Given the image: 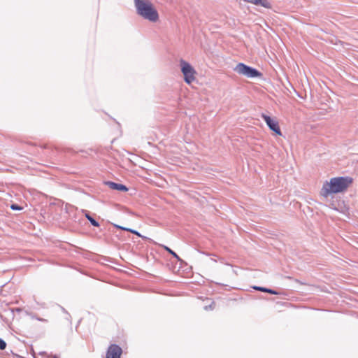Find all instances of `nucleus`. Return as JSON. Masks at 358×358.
<instances>
[{"instance_id": "f257e3e1", "label": "nucleus", "mask_w": 358, "mask_h": 358, "mask_svg": "<svg viewBox=\"0 0 358 358\" xmlns=\"http://www.w3.org/2000/svg\"><path fill=\"white\" fill-rule=\"evenodd\" d=\"M352 178L348 176L335 177L326 181L320 191L321 196L327 197L329 194L343 192L352 183Z\"/></svg>"}, {"instance_id": "f03ea898", "label": "nucleus", "mask_w": 358, "mask_h": 358, "mask_svg": "<svg viewBox=\"0 0 358 358\" xmlns=\"http://www.w3.org/2000/svg\"><path fill=\"white\" fill-rule=\"evenodd\" d=\"M136 14L150 22H157L159 19L157 10L150 0H134Z\"/></svg>"}, {"instance_id": "7ed1b4c3", "label": "nucleus", "mask_w": 358, "mask_h": 358, "mask_svg": "<svg viewBox=\"0 0 358 358\" xmlns=\"http://www.w3.org/2000/svg\"><path fill=\"white\" fill-rule=\"evenodd\" d=\"M234 71L239 75L244 76L247 78H254L262 76V73L257 69L248 66L243 63H238L234 68Z\"/></svg>"}, {"instance_id": "20e7f679", "label": "nucleus", "mask_w": 358, "mask_h": 358, "mask_svg": "<svg viewBox=\"0 0 358 358\" xmlns=\"http://www.w3.org/2000/svg\"><path fill=\"white\" fill-rule=\"evenodd\" d=\"M181 71L184 76V80L187 84L192 83L195 80L196 71L187 62L181 59L180 62Z\"/></svg>"}, {"instance_id": "39448f33", "label": "nucleus", "mask_w": 358, "mask_h": 358, "mask_svg": "<svg viewBox=\"0 0 358 358\" xmlns=\"http://www.w3.org/2000/svg\"><path fill=\"white\" fill-rule=\"evenodd\" d=\"M262 117L266 122L267 126L271 131L278 136L282 135L278 122L276 120L272 119L269 115L264 113L262 114Z\"/></svg>"}, {"instance_id": "423d86ee", "label": "nucleus", "mask_w": 358, "mask_h": 358, "mask_svg": "<svg viewBox=\"0 0 358 358\" xmlns=\"http://www.w3.org/2000/svg\"><path fill=\"white\" fill-rule=\"evenodd\" d=\"M122 349L117 344H111L109 345L106 358H121Z\"/></svg>"}, {"instance_id": "0eeeda50", "label": "nucleus", "mask_w": 358, "mask_h": 358, "mask_svg": "<svg viewBox=\"0 0 358 358\" xmlns=\"http://www.w3.org/2000/svg\"><path fill=\"white\" fill-rule=\"evenodd\" d=\"M106 185L108 186L112 189L120 191V192H127L128 191V188L126 185L120 183H116L112 181L106 182Z\"/></svg>"}, {"instance_id": "6e6552de", "label": "nucleus", "mask_w": 358, "mask_h": 358, "mask_svg": "<svg viewBox=\"0 0 358 358\" xmlns=\"http://www.w3.org/2000/svg\"><path fill=\"white\" fill-rule=\"evenodd\" d=\"M83 212L85 213V217L88 220V221L91 223V224L94 227H99V222L94 220L85 210H83Z\"/></svg>"}, {"instance_id": "1a4fd4ad", "label": "nucleus", "mask_w": 358, "mask_h": 358, "mask_svg": "<svg viewBox=\"0 0 358 358\" xmlns=\"http://www.w3.org/2000/svg\"><path fill=\"white\" fill-rule=\"evenodd\" d=\"M254 289H256V290H259V291L263 292H267V293H269V294H271L276 295V294H278V292H276L274 289H269V288H266V287H263L255 286Z\"/></svg>"}, {"instance_id": "9d476101", "label": "nucleus", "mask_w": 358, "mask_h": 358, "mask_svg": "<svg viewBox=\"0 0 358 358\" xmlns=\"http://www.w3.org/2000/svg\"><path fill=\"white\" fill-rule=\"evenodd\" d=\"M165 249L166 251H168L170 254H171L173 255V257H174L175 258H176L177 259H180V257H178V255L175 252H173L172 250H171L168 247H165Z\"/></svg>"}, {"instance_id": "9b49d317", "label": "nucleus", "mask_w": 358, "mask_h": 358, "mask_svg": "<svg viewBox=\"0 0 358 358\" xmlns=\"http://www.w3.org/2000/svg\"><path fill=\"white\" fill-rule=\"evenodd\" d=\"M10 208L13 210H20L22 209V207L15 203L11 204Z\"/></svg>"}, {"instance_id": "f8f14e48", "label": "nucleus", "mask_w": 358, "mask_h": 358, "mask_svg": "<svg viewBox=\"0 0 358 358\" xmlns=\"http://www.w3.org/2000/svg\"><path fill=\"white\" fill-rule=\"evenodd\" d=\"M31 317L32 319H35V320L41 321V322H47V320H45L44 318L39 317L36 316V315L31 314Z\"/></svg>"}, {"instance_id": "ddd939ff", "label": "nucleus", "mask_w": 358, "mask_h": 358, "mask_svg": "<svg viewBox=\"0 0 358 358\" xmlns=\"http://www.w3.org/2000/svg\"><path fill=\"white\" fill-rule=\"evenodd\" d=\"M6 348V343L0 338V350H4Z\"/></svg>"}, {"instance_id": "4468645a", "label": "nucleus", "mask_w": 358, "mask_h": 358, "mask_svg": "<svg viewBox=\"0 0 358 358\" xmlns=\"http://www.w3.org/2000/svg\"><path fill=\"white\" fill-rule=\"evenodd\" d=\"M214 306H215V303L212 302L211 304H210L209 306H206L204 307V309L206 310H213L214 308Z\"/></svg>"}, {"instance_id": "2eb2a0df", "label": "nucleus", "mask_w": 358, "mask_h": 358, "mask_svg": "<svg viewBox=\"0 0 358 358\" xmlns=\"http://www.w3.org/2000/svg\"><path fill=\"white\" fill-rule=\"evenodd\" d=\"M127 231H130L131 233H132L134 234H136L138 236H141V234L138 231H136L134 229H131L129 228V230H127Z\"/></svg>"}, {"instance_id": "dca6fc26", "label": "nucleus", "mask_w": 358, "mask_h": 358, "mask_svg": "<svg viewBox=\"0 0 358 358\" xmlns=\"http://www.w3.org/2000/svg\"><path fill=\"white\" fill-rule=\"evenodd\" d=\"M114 227L115 228L120 229H122V230H124V231L129 230V228L124 227H122V226H120V225H117V224H114Z\"/></svg>"}, {"instance_id": "f3484780", "label": "nucleus", "mask_w": 358, "mask_h": 358, "mask_svg": "<svg viewBox=\"0 0 358 358\" xmlns=\"http://www.w3.org/2000/svg\"><path fill=\"white\" fill-rule=\"evenodd\" d=\"M114 227L115 228L120 229H122V230H124V231L129 230V228L124 227H122V226H120V225H117V224H114Z\"/></svg>"}, {"instance_id": "a211bd4d", "label": "nucleus", "mask_w": 358, "mask_h": 358, "mask_svg": "<svg viewBox=\"0 0 358 358\" xmlns=\"http://www.w3.org/2000/svg\"><path fill=\"white\" fill-rule=\"evenodd\" d=\"M62 311H63L64 313H66V314H67V315H68L69 317H70L69 314L66 311V310H65V308H62Z\"/></svg>"}, {"instance_id": "6ab92c4d", "label": "nucleus", "mask_w": 358, "mask_h": 358, "mask_svg": "<svg viewBox=\"0 0 358 358\" xmlns=\"http://www.w3.org/2000/svg\"><path fill=\"white\" fill-rule=\"evenodd\" d=\"M53 358H57V357L55 355V356L53 357Z\"/></svg>"}]
</instances>
